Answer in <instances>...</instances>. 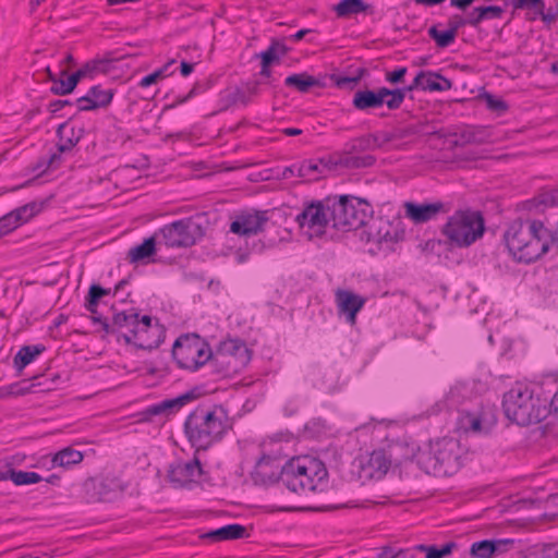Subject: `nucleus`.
<instances>
[{"mask_svg": "<svg viewBox=\"0 0 558 558\" xmlns=\"http://www.w3.org/2000/svg\"><path fill=\"white\" fill-rule=\"evenodd\" d=\"M264 84V81L262 80H254L248 81L244 85V90L246 92V95L251 97V99L260 93V86Z\"/></svg>", "mask_w": 558, "mask_h": 558, "instance_id": "64", "label": "nucleus"}, {"mask_svg": "<svg viewBox=\"0 0 558 558\" xmlns=\"http://www.w3.org/2000/svg\"><path fill=\"white\" fill-rule=\"evenodd\" d=\"M43 209L41 203L32 202L28 204H25L14 210L11 211L13 214L14 218L17 219L19 225H23L27 222L29 219H32L34 216H36L38 213H40Z\"/></svg>", "mask_w": 558, "mask_h": 558, "instance_id": "43", "label": "nucleus"}, {"mask_svg": "<svg viewBox=\"0 0 558 558\" xmlns=\"http://www.w3.org/2000/svg\"><path fill=\"white\" fill-rule=\"evenodd\" d=\"M63 153L59 151V145H57V151L52 153L47 158H41L37 165L34 167V170H39L40 173H45L48 170H56L62 163V155Z\"/></svg>", "mask_w": 558, "mask_h": 558, "instance_id": "47", "label": "nucleus"}, {"mask_svg": "<svg viewBox=\"0 0 558 558\" xmlns=\"http://www.w3.org/2000/svg\"><path fill=\"white\" fill-rule=\"evenodd\" d=\"M99 487L98 480L96 478H88L83 484V492H84V498L87 502H98L100 499L106 498V494L98 493L97 489Z\"/></svg>", "mask_w": 558, "mask_h": 558, "instance_id": "48", "label": "nucleus"}, {"mask_svg": "<svg viewBox=\"0 0 558 558\" xmlns=\"http://www.w3.org/2000/svg\"><path fill=\"white\" fill-rule=\"evenodd\" d=\"M331 226L339 231L356 230L367 225L373 217L372 205L363 198L352 195L329 197Z\"/></svg>", "mask_w": 558, "mask_h": 558, "instance_id": "5", "label": "nucleus"}, {"mask_svg": "<svg viewBox=\"0 0 558 558\" xmlns=\"http://www.w3.org/2000/svg\"><path fill=\"white\" fill-rule=\"evenodd\" d=\"M405 231L401 228V221L378 218L368 227V241L379 244H393L404 239Z\"/></svg>", "mask_w": 558, "mask_h": 558, "instance_id": "17", "label": "nucleus"}, {"mask_svg": "<svg viewBox=\"0 0 558 558\" xmlns=\"http://www.w3.org/2000/svg\"><path fill=\"white\" fill-rule=\"evenodd\" d=\"M251 102V97L246 95V92L244 88H234L231 90L227 96V104L228 106L241 104L243 106H246Z\"/></svg>", "mask_w": 558, "mask_h": 558, "instance_id": "55", "label": "nucleus"}, {"mask_svg": "<svg viewBox=\"0 0 558 558\" xmlns=\"http://www.w3.org/2000/svg\"><path fill=\"white\" fill-rule=\"evenodd\" d=\"M554 206H558V187L542 190L522 204L523 209L535 213H543L546 208Z\"/></svg>", "mask_w": 558, "mask_h": 558, "instance_id": "25", "label": "nucleus"}, {"mask_svg": "<svg viewBox=\"0 0 558 558\" xmlns=\"http://www.w3.org/2000/svg\"><path fill=\"white\" fill-rule=\"evenodd\" d=\"M428 134L450 141L453 146L482 145L492 142V131L483 125H459L451 131H433Z\"/></svg>", "mask_w": 558, "mask_h": 558, "instance_id": "12", "label": "nucleus"}, {"mask_svg": "<svg viewBox=\"0 0 558 558\" xmlns=\"http://www.w3.org/2000/svg\"><path fill=\"white\" fill-rule=\"evenodd\" d=\"M284 85L287 87L294 88L300 93H307L313 87H325V83L320 78L312 76L307 72L295 73L287 76Z\"/></svg>", "mask_w": 558, "mask_h": 558, "instance_id": "29", "label": "nucleus"}, {"mask_svg": "<svg viewBox=\"0 0 558 558\" xmlns=\"http://www.w3.org/2000/svg\"><path fill=\"white\" fill-rule=\"evenodd\" d=\"M163 339L165 329L162 325L158 323V319H156L155 323H153V320L148 322L147 326L136 329L130 344L142 350L151 351L157 349Z\"/></svg>", "mask_w": 558, "mask_h": 558, "instance_id": "20", "label": "nucleus"}, {"mask_svg": "<svg viewBox=\"0 0 558 558\" xmlns=\"http://www.w3.org/2000/svg\"><path fill=\"white\" fill-rule=\"evenodd\" d=\"M458 422L466 433L487 434L497 423L496 408L481 404L471 411L461 410Z\"/></svg>", "mask_w": 558, "mask_h": 558, "instance_id": "14", "label": "nucleus"}, {"mask_svg": "<svg viewBox=\"0 0 558 558\" xmlns=\"http://www.w3.org/2000/svg\"><path fill=\"white\" fill-rule=\"evenodd\" d=\"M485 221L481 211L457 210L441 228L447 242L457 247H469L483 236Z\"/></svg>", "mask_w": 558, "mask_h": 558, "instance_id": "6", "label": "nucleus"}, {"mask_svg": "<svg viewBox=\"0 0 558 558\" xmlns=\"http://www.w3.org/2000/svg\"><path fill=\"white\" fill-rule=\"evenodd\" d=\"M502 409L506 417L520 426L537 424L549 414L547 399L522 383H517L504 393Z\"/></svg>", "mask_w": 558, "mask_h": 558, "instance_id": "4", "label": "nucleus"}, {"mask_svg": "<svg viewBox=\"0 0 558 558\" xmlns=\"http://www.w3.org/2000/svg\"><path fill=\"white\" fill-rule=\"evenodd\" d=\"M86 76H93L87 63H85L81 69H78L76 72L69 75L68 77L70 78L73 86L76 88L80 81Z\"/></svg>", "mask_w": 558, "mask_h": 558, "instance_id": "63", "label": "nucleus"}, {"mask_svg": "<svg viewBox=\"0 0 558 558\" xmlns=\"http://www.w3.org/2000/svg\"><path fill=\"white\" fill-rule=\"evenodd\" d=\"M172 357L180 368L195 372L209 361H217L209 343L197 333H184L172 345Z\"/></svg>", "mask_w": 558, "mask_h": 558, "instance_id": "7", "label": "nucleus"}, {"mask_svg": "<svg viewBox=\"0 0 558 558\" xmlns=\"http://www.w3.org/2000/svg\"><path fill=\"white\" fill-rule=\"evenodd\" d=\"M247 531L244 525L233 523L227 524L216 530H211L201 537L204 539H209L213 543H218L222 541H231V539H240L247 537Z\"/></svg>", "mask_w": 558, "mask_h": 558, "instance_id": "27", "label": "nucleus"}, {"mask_svg": "<svg viewBox=\"0 0 558 558\" xmlns=\"http://www.w3.org/2000/svg\"><path fill=\"white\" fill-rule=\"evenodd\" d=\"M83 452L72 447H66L54 453L51 462L53 466L70 469L71 466L81 463L83 461Z\"/></svg>", "mask_w": 558, "mask_h": 558, "instance_id": "35", "label": "nucleus"}, {"mask_svg": "<svg viewBox=\"0 0 558 558\" xmlns=\"http://www.w3.org/2000/svg\"><path fill=\"white\" fill-rule=\"evenodd\" d=\"M57 136L59 138V151L69 153L81 141L84 135V129L70 126L69 121L61 123L57 129Z\"/></svg>", "mask_w": 558, "mask_h": 558, "instance_id": "26", "label": "nucleus"}, {"mask_svg": "<svg viewBox=\"0 0 558 558\" xmlns=\"http://www.w3.org/2000/svg\"><path fill=\"white\" fill-rule=\"evenodd\" d=\"M101 299L102 296L98 290V283L90 284L87 295L85 298V308L92 314H96L97 306Z\"/></svg>", "mask_w": 558, "mask_h": 558, "instance_id": "52", "label": "nucleus"}, {"mask_svg": "<svg viewBox=\"0 0 558 558\" xmlns=\"http://www.w3.org/2000/svg\"><path fill=\"white\" fill-rule=\"evenodd\" d=\"M101 299L102 296L98 290V283L90 284L87 295L85 298V308L92 314H96L97 306Z\"/></svg>", "mask_w": 558, "mask_h": 558, "instance_id": "53", "label": "nucleus"}, {"mask_svg": "<svg viewBox=\"0 0 558 558\" xmlns=\"http://www.w3.org/2000/svg\"><path fill=\"white\" fill-rule=\"evenodd\" d=\"M371 469L369 476L380 478L390 468V460L386 457L384 450H374L367 461Z\"/></svg>", "mask_w": 558, "mask_h": 558, "instance_id": "36", "label": "nucleus"}, {"mask_svg": "<svg viewBox=\"0 0 558 558\" xmlns=\"http://www.w3.org/2000/svg\"><path fill=\"white\" fill-rule=\"evenodd\" d=\"M447 25L448 29L453 31V34L457 36L459 29L468 24L463 16L453 14L449 17Z\"/></svg>", "mask_w": 558, "mask_h": 558, "instance_id": "62", "label": "nucleus"}, {"mask_svg": "<svg viewBox=\"0 0 558 558\" xmlns=\"http://www.w3.org/2000/svg\"><path fill=\"white\" fill-rule=\"evenodd\" d=\"M202 392L198 387H195L175 398L165 399L158 403L147 407L141 411L138 415V422H154L155 417L159 421H165L170 415L179 412L185 404L201 397Z\"/></svg>", "mask_w": 558, "mask_h": 558, "instance_id": "13", "label": "nucleus"}, {"mask_svg": "<svg viewBox=\"0 0 558 558\" xmlns=\"http://www.w3.org/2000/svg\"><path fill=\"white\" fill-rule=\"evenodd\" d=\"M481 97L485 101L487 109L497 113L498 116H502L509 109L508 104L504 99L489 93H484Z\"/></svg>", "mask_w": 558, "mask_h": 558, "instance_id": "50", "label": "nucleus"}, {"mask_svg": "<svg viewBox=\"0 0 558 558\" xmlns=\"http://www.w3.org/2000/svg\"><path fill=\"white\" fill-rule=\"evenodd\" d=\"M425 77H426V73L424 71H421V72L417 73V75L414 77L413 82L410 85L401 87V88H393L392 89V90H398L400 93V95H401V99L399 97L396 100V104H398V109L403 104L408 93L413 92V90H415L417 88H422L423 89V86L425 85V82L423 80H425Z\"/></svg>", "mask_w": 558, "mask_h": 558, "instance_id": "49", "label": "nucleus"}, {"mask_svg": "<svg viewBox=\"0 0 558 558\" xmlns=\"http://www.w3.org/2000/svg\"><path fill=\"white\" fill-rule=\"evenodd\" d=\"M66 75H68L66 70L60 71L59 77L52 83V85L50 87V92L53 95L65 96V95L71 94L75 89V87L71 83L70 78L69 77L64 78V76H66Z\"/></svg>", "mask_w": 558, "mask_h": 558, "instance_id": "46", "label": "nucleus"}, {"mask_svg": "<svg viewBox=\"0 0 558 558\" xmlns=\"http://www.w3.org/2000/svg\"><path fill=\"white\" fill-rule=\"evenodd\" d=\"M512 545V539H484L473 543L470 554L475 558H493L506 553Z\"/></svg>", "mask_w": 558, "mask_h": 558, "instance_id": "24", "label": "nucleus"}, {"mask_svg": "<svg viewBox=\"0 0 558 558\" xmlns=\"http://www.w3.org/2000/svg\"><path fill=\"white\" fill-rule=\"evenodd\" d=\"M204 471L199 459L195 456L187 462H178L172 464L168 471L169 481L178 486H185L196 482L203 475Z\"/></svg>", "mask_w": 558, "mask_h": 558, "instance_id": "19", "label": "nucleus"}, {"mask_svg": "<svg viewBox=\"0 0 558 558\" xmlns=\"http://www.w3.org/2000/svg\"><path fill=\"white\" fill-rule=\"evenodd\" d=\"M339 311L347 315L350 324H355L356 315L365 304V299L351 291L339 290L336 295Z\"/></svg>", "mask_w": 558, "mask_h": 558, "instance_id": "23", "label": "nucleus"}, {"mask_svg": "<svg viewBox=\"0 0 558 558\" xmlns=\"http://www.w3.org/2000/svg\"><path fill=\"white\" fill-rule=\"evenodd\" d=\"M333 11L338 17H348L359 13L372 14L373 8L363 0H341L333 7Z\"/></svg>", "mask_w": 558, "mask_h": 558, "instance_id": "34", "label": "nucleus"}, {"mask_svg": "<svg viewBox=\"0 0 558 558\" xmlns=\"http://www.w3.org/2000/svg\"><path fill=\"white\" fill-rule=\"evenodd\" d=\"M98 485L99 487H97V489L99 490L98 493H104L106 494V498L104 499H100V501H110L113 499V497L116 496V490H114V487L116 486V483L114 481L112 480H108V478H105V480H98Z\"/></svg>", "mask_w": 558, "mask_h": 558, "instance_id": "57", "label": "nucleus"}, {"mask_svg": "<svg viewBox=\"0 0 558 558\" xmlns=\"http://www.w3.org/2000/svg\"><path fill=\"white\" fill-rule=\"evenodd\" d=\"M428 36L435 40L436 46L438 48H447L450 45H452L456 40V35L453 34V31L446 29V31H439L437 25H433L427 31Z\"/></svg>", "mask_w": 558, "mask_h": 558, "instance_id": "44", "label": "nucleus"}, {"mask_svg": "<svg viewBox=\"0 0 558 558\" xmlns=\"http://www.w3.org/2000/svg\"><path fill=\"white\" fill-rule=\"evenodd\" d=\"M58 377L59 376L52 377L50 379V383H48L46 375H37V376H33L28 380H22V381L17 383L20 386L17 393H20V396H25V395L32 393V392L52 390V389H54V387H53L54 379Z\"/></svg>", "mask_w": 558, "mask_h": 558, "instance_id": "32", "label": "nucleus"}, {"mask_svg": "<svg viewBox=\"0 0 558 558\" xmlns=\"http://www.w3.org/2000/svg\"><path fill=\"white\" fill-rule=\"evenodd\" d=\"M159 234L160 243L167 247H190L196 243L198 238H202L203 230L201 225L186 218L163 226L159 230Z\"/></svg>", "mask_w": 558, "mask_h": 558, "instance_id": "9", "label": "nucleus"}, {"mask_svg": "<svg viewBox=\"0 0 558 558\" xmlns=\"http://www.w3.org/2000/svg\"><path fill=\"white\" fill-rule=\"evenodd\" d=\"M399 97L401 98V95L398 90H391V88L385 86L376 89L364 87L355 90L352 98V106L359 111L378 109L384 105H386L389 110H397L398 104H396V100Z\"/></svg>", "mask_w": 558, "mask_h": 558, "instance_id": "10", "label": "nucleus"}, {"mask_svg": "<svg viewBox=\"0 0 558 558\" xmlns=\"http://www.w3.org/2000/svg\"><path fill=\"white\" fill-rule=\"evenodd\" d=\"M46 350L45 345H23L13 357V366L19 374Z\"/></svg>", "mask_w": 558, "mask_h": 558, "instance_id": "33", "label": "nucleus"}, {"mask_svg": "<svg viewBox=\"0 0 558 558\" xmlns=\"http://www.w3.org/2000/svg\"><path fill=\"white\" fill-rule=\"evenodd\" d=\"M326 476L324 463L310 457L292 458L282 464L280 458L263 454L251 472V480L255 485L269 486L280 482L298 495L316 492Z\"/></svg>", "mask_w": 558, "mask_h": 558, "instance_id": "1", "label": "nucleus"}, {"mask_svg": "<svg viewBox=\"0 0 558 558\" xmlns=\"http://www.w3.org/2000/svg\"><path fill=\"white\" fill-rule=\"evenodd\" d=\"M17 227H20V225L13 214H11V211L5 214L0 218V238L14 231Z\"/></svg>", "mask_w": 558, "mask_h": 558, "instance_id": "56", "label": "nucleus"}, {"mask_svg": "<svg viewBox=\"0 0 558 558\" xmlns=\"http://www.w3.org/2000/svg\"><path fill=\"white\" fill-rule=\"evenodd\" d=\"M319 167L325 171L336 170L339 167L359 169L368 168L376 162V158L373 155L365 156H352L350 154H333L318 158Z\"/></svg>", "mask_w": 558, "mask_h": 558, "instance_id": "18", "label": "nucleus"}, {"mask_svg": "<svg viewBox=\"0 0 558 558\" xmlns=\"http://www.w3.org/2000/svg\"><path fill=\"white\" fill-rule=\"evenodd\" d=\"M424 126L425 125L423 123H418V124H410L404 128L395 129L396 140L401 141V140L411 137L413 135L422 134L424 132L423 131Z\"/></svg>", "mask_w": 558, "mask_h": 558, "instance_id": "54", "label": "nucleus"}, {"mask_svg": "<svg viewBox=\"0 0 558 558\" xmlns=\"http://www.w3.org/2000/svg\"><path fill=\"white\" fill-rule=\"evenodd\" d=\"M183 427L195 452L206 451L220 441L230 427L228 411L221 404L203 402L189 413Z\"/></svg>", "mask_w": 558, "mask_h": 558, "instance_id": "3", "label": "nucleus"}, {"mask_svg": "<svg viewBox=\"0 0 558 558\" xmlns=\"http://www.w3.org/2000/svg\"><path fill=\"white\" fill-rule=\"evenodd\" d=\"M1 477L4 481L11 480L16 486L36 484L43 481V477L38 473L21 470L17 471L11 463H4V473H1Z\"/></svg>", "mask_w": 558, "mask_h": 558, "instance_id": "30", "label": "nucleus"}, {"mask_svg": "<svg viewBox=\"0 0 558 558\" xmlns=\"http://www.w3.org/2000/svg\"><path fill=\"white\" fill-rule=\"evenodd\" d=\"M522 558H558V550L554 547H547L542 550L531 551Z\"/></svg>", "mask_w": 558, "mask_h": 558, "instance_id": "61", "label": "nucleus"}, {"mask_svg": "<svg viewBox=\"0 0 558 558\" xmlns=\"http://www.w3.org/2000/svg\"><path fill=\"white\" fill-rule=\"evenodd\" d=\"M425 85L423 86L424 90L430 92H444L448 90L452 87V83L450 80L446 78L438 72L427 71Z\"/></svg>", "mask_w": 558, "mask_h": 558, "instance_id": "39", "label": "nucleus"}, {"mask_svg": "<svg viewBox=\"0 0 558 558\" xmlns=\"http://www.w3.org/2000/svg\"><path fill=\"white\" fill-rule=\"evenodd\" d=\"M258 57L260 58V64L271 65L274 62L279 61V54L277 52V46L270 45L265 51H262Z\"/></svg>", "mask_w": 558, "mask_h": 558, "instance_id": "58", "label": "nucleus"}, {"mask_svg": "<svg viewBox=\"0 0 558 558\" xmlns=\"http://www.w3.org/2000/svg\"><path fill=\"white\" fill-rule=\"evenodd\" d=\"M230 356L239 359L241 362L248 360V349L240 339H228L220 342L218 352L215 356Z\"/></svg>", "mask_w": 558, "mask_h": 558, "instance_id": "31", "label": "nucleus"}, {"mask_svg": "<svg viewBox=\"0 0 558 558\" xmlns=\"http://www.w3.org/2000/svg\"><path fill=\"white\" fill-rule=\"evenodd\" d=\"M113 95V88H102L100 85L92 86L86 95L76 99L77 111H93L107 108L111 104Z\"/></svg>", "mask_w": 558, "mask_h": 558, "instance_id": "21", "label": "nucleus"}, {"mask_svg": "<svg viewBox=\"0 0 558 558\" xmlns=\"http://www.w3.org/2000/svg\"><path fill=\"white\" fill-rule=\"evenodd\" d=\"M504 240L514 260L535 263L551 250L558 252V221L549 229L537 219H515L507 227Z\"/></svg>", "mask_w": 558, "mask_h": 558, "instance_id": "2", "label": "nucleus"}, {"mask_svg": "<svg viewBox=\"0 0 558 558\" xmlns=\"http://www.w3.org/2000/svg\"><path fill=\"white\" fill-rule=\"evenodd\" d=\"M175 63V60H170L166 64H163L161 68L155 70L153 73L144 76L140 82L138 86L146 88L151 85H155L162 81L163 78L170 76L173 74L174 71H170V68Z\"/></svg>", "mask_w": 558, "mask_h": 558, "instance_id": "40", "label": "nucleus"}, {"mask_svg": "<svg viewBox=\"0 0 558 558\" xmlns=\"http://www.w3.org/2000/svg\"><path fill=\"white\" fill-rule=\"evenodd\" d=\"M156 253V239L155 236H149L145 239L141 244L132 247L128 257L131 263H138L144 260L145 258H149Z\"/></svg>", "mask_w": 558, "mask_h": 558, "instance_id": "38", "label": "nucleus"}, {"mask_svg": "<svg viewBox=\"0 0 558 558\" xmlns=\"http://www.w3.org/2000/svg\"><path fill=\"white\" fill-rule=\"evenodd\" d=\"M381 146L383 143L378 142L377 134H368L354 138L350 144L349 153L374 150L376 148H380Z\"/></svg>", "mask_w": 558, "mask_h": 558, "instance_id": "42", "label": "nucleus"}, {"mask_svg": "<svg viewBox=\"0 0 558 558\" xmlns=\"http://www.w3.org/2000/svg\"><path fill=\"white\" fill-rule=\"evenodd\" d=\"M513 10L533 11L534 16L529 20L533 21L539 16L542 21L548 25L555 22V15L551 10L545 11V0H510Z\"/></svg>", "mask_w": 558, "mask_h": 558, "instance_id": "28", "label": "nucleus"}, {"mask_svg": "<svg viewBox=\"0 0 558 558\" xmlns=\"http://www.w3.org/2000/svg\"><path fill=\"white\" fill-rule=\"evenodd\" d=\"M151 322V316L140 314L135 308L117 312L112 316L111 324H106L107 335H118L129 344L132 338H134L135 331L143 326H147V323Z\"/></svg>", "mask_w": 558, "mask_h": 558, "instance_id": "15", "label": "nucleus"}, {"mask_svg": "<svg viewBox=\"0 0 558 558\" xmlns=\"http://www.w3.org/2000/svg\"><path fill=\"white\" fill-rule=\"evenodd\" d=\"M480 15L484 20L500 19L504 13V9L498 5L478 7Z\"/></svg>", "mask_w": 558, "mask_h": 558, "instance_id": "59", "label": "nucleus"}, {"mask_svg": "<svg viewBox=\"0 0 558 558\" xmlns=\"http://www.w3.org/2000/svg\"><path fill=\"white\" fill-rule=\"evenodd\" d=\"M329 197L325 201H312L304 204L302 211L295 217L301 229L307 228L316 236L326 233V228L331 223L329 211Z\"/></svg>", "mask_w": 558, "mask_h": 558, "instance_id": "11", "label": "nucleus"}, {"mask_svg": "<svg viewBox=\"0 0 558 558\" xmlns=\"http://www.w3.org/2000/svg\"><path fill=\"white\" fill-rule=\"evenodd\" d=\"M407 72L408 69L405 66L398 68L391 72H387L385 80L392 85L403 83Z\"/></svg>", "mask_w": 558, "mask_h": 558, "instance_id": "60", "label": "nucleus"}, {"mask_svg": "<svg viewBox=\"0 0 558 558\" xmlns=\"http://www.w3.org/2000/svg\"><path fill=\"white\" fill-rule=\"evenodd\" d=\"M405 215L415 223H423L434 219L439 213L445 211V205L441 202L436 203H407Z\"/></svg>", "mask_w": 558, "mask_h": 558, "instance_id": "22", "label": "nucleus"}, {"mask_svg": "<svg viewBox=\"0 0 558 558\" xmlns=\"http://www.w3.org/2000/svg\"><path fill=\"white\" fill-rule=\"evenodd\" d=\"M298 177L306 181H316L324 177L317 159L305 160L298 165Z\"/></svg>", "mask_w": 558, "mask_h": 558, "instance_id": "41", "label": "nucleus"}, {"mask_svg": "<svg viewBox=\"0 0 558 558\" xmlns=\"http://www.w3.org/2000/svg\"><path fill=\"white\" fill-rule=\"evenodd\" d=\"M457 460L451 441H438L416 457L420 469L434 476L450 475L457 466Z\"/></svg>", "mask_w": 558, "mask_h": 558, "instance_id": "8", "label": "nucleus"}, {"mask_svg": "<svg viewBox=\"0 0 558 558\" xmlns=\"http://www.w3.org/2000/svg\"><path fill=\"white\" fill-rule=\"evenodd\" d=\"M458 548V544L453 541L447 542L441 546L436 545H415L418 553H425V558H445L450 556Z\"/></svg>", "mask_w": 558, "mask_h": 558, "instance_id": "37", "label": "nucleus"}, {"mask_svg": "<svg viewBox=\"0 0 558 558\" xmlns=\"http://www.w3.org/2000/svg\"><path fill=\"white\" fill-rule=\"evenodd\" d=\"M366 70L365 69H359L357 75L355 76H344L339 74H331L329 78L333 82V84L339 88H349L353 89L359 82L362 80V77L365 75Z\"/></svg>", "mask_w": 558, "mask_h": 558, "instance_id": "45", "label": "nucleus"}, {"mask_svg": "<svg viewBox=\"0 0 558 558\" xmlns=\"http://www.w3.org/2000/svg\"><path fill=\"white\" fill-rule=\"evenodd\" d=\"M109 56H110V53H108L107 57L95 58V59L86 62L93 75L96 73H109L110 72L113 58H111Z\"/></svg>", "mask_w": 558, "mask_h": 558, "instance_id": "51", "label": "nucleus"}, {"mask_svg": "<svg viewBox=\"0 0 558 558\" xmlns=\"http://www.w3.org/2000/svg\"><path fill=\"white\" fill-rule=\"evenodd\" d=\"M272 213L274 210H243L231 222L230 231L241 236L256 235L265 230Z\"/></svg>", "mask_w": 558, "mask_h": 558, "instance_id": "16", "label": "nucleus"}]
</instances>
